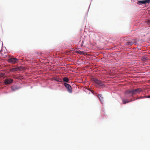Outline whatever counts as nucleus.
<instances>
[{"label":"nucleus","instance_id":"obj_1","mask_svg":"<svg viewBox=\"0 0 150 150\" xmlns=\"http://www.w3.org/2000/svg\"><path fill=\"white\" fill-rule=\"evenodd\" d=\"M141 91H142V90L140 88H138L135 89H131L127 90L125 91V93L126 94H131V96H132L134 95L139 93Z\"/></svg>","mask_w":150,"mask_h":150},{"label":"nucleus","instance_id":"obj_2","mask_svg":"<svg viewBox=\"0 0 150 150\" xmlns=\"http://www.w3.org/2000/svg\"><path fill=\"white\" fill-rule=\"evenodd\" d=\"M92 81L95 83L97 84L99 86H104L105 85L104 82L101 81L97 79L96 78H94L92 79Z\"/></svg>","mask_w":150,"mask_h":150},{"label":"nucleus","instance_id":"obj_3","mask_svg":"<svg viewBox=\"0 0 150 150\" xmlns=\"http://www.w3.org/2000/svg\"><path fill=\"white\" fill-rule=\"evenodd\" d=\"M8 61L10 63L13 64H14L18 62V60L17 58L13 57L9 58L8 59Z\"/></svg>","mask_w":150,"mask_h":150},{"label":"nucleus","instance_id":"obj_4","mask_svg":"<svg viewBox=\"0 0 150 150\" xmlns=\"http://www.w3.org/2000/svg\"><path fill=\"white\" fill-rule=\"evenodd\" d=\"M150 3V0H145L143 1H139L137 2V4L139 5L146 4L147 3Z\"/></svg>","mask_w":150,"mask_h":150},{"label":"nucleus","instance_id":"obj_5","mask_svg":"<svg viewBox=\"0 0 150 150\" xmlns=\"http://www.w3.org/2000/svg\"><path fill=\"white\" fill-rule=\"evenodd\" d=\"M64 85L67 89L68 92L69 93H71L72 88L71 86L69 84L66 83H65Z\"/></svg>","mask_w":150,"mask_h":150},{"label":"nucleus","instance_id":"obj_6","mask_svg":"<svg viewBox=\"0 0 150 150\" xmlns=\"http://www.w3.org/2000/svg\"><path fill=\"white\" fill-rule=\"evenodd\" d=\"M23 69L22 67H18L10 69V71L11 72H14L18 71H21Z\"/></svg>","mask_w":150,"mask_h":150},{"label":"nucleus","instance_id":"obj_7","mask_svg":"<svg viewBox=\"0 0 150 150\" xmlns=\"http://www.w3.org/2000/svg\"><path fill=\"white\" fill-rule=\"evenodd\" d=\"M13 81V80L12 79H7L4 81V83L6 84H8L12 83Z\"/></svg>","mask_w":150,"mask_h":150},{"label":"nucleus","instance_id":"obj_8","mask_svg":"<svg viewBox=\"0 0 150 150\" xmlns=\"http://www.w3.org/2000/svg\"><path fill=\"white\" fill-rule=\"evenodd\" d=\"M134 42H132V41L128 42H127L126 43L125 45H128V46H129V45L131 46L133 44H134Z\"/></svg>","mask_w":150,"mask_h":150},{"label":"nucleus","instance_id":"obj_9","mask_svg":"<svg viewBox=\"0 0 150 150\" xmlns=\"http://www.w3.org/2000/svg\"><path fill=\"white\" fill-rule=\"evenodd\" d=\"M18 89H19V88H17L15 86H12L11 87V89L12 90V91H15L18 90Z\"/></svg>","mask_w":150,"mask_h":150},{"label":"nucleus","instance_id":"obj_10","mask_svg":"<svg viewBox=\"0 0 150 150\" xmlns=\"http://www.w3.org/2000/svg\"><path fill=\"white\" fill-rule=\"evenodd\" d=\"M63 80L64 82H66L67 83L69 82V79L67 77H64L63 79Z\"/></svg>","mask_w":150,"mask_h":150},{"label":"nucleus","instance_id":"obj_11","mask_svg":"<svg viewBox=\"0 0 150 150\" xmlns=\"http://www.w3.org/2000/svg\"><path fill=\"white\" fill-rule=\"evenodd\" d=\"M132 101V100H131L128 101L127 100H123V104H125L126 103H128L129 102H131Z\"/></svg>","mask_w":150,"mask_h":150},{"label":"nucleus","instance_id":"obj_12","mask_svg":"<svg viewBox=\"0 0 150 150\" xmlns=\"http://www.w3.org/2000/svg\"><path fill=\"white\" fill-rule=\"evenodd\" d=\"M98 97L101 101H103V97H102L101 95H98Z\"/></svg>","mask_w":150,"mask_h":150},{"label":"nucleus","instance_id":"obj_13","mask_svg":"<svg viewBox=\"0 0 150 150\" xmlns=\"http://www.w3.org/2000/svg\"><path fill=\"white\" fill-rule=\"evenodd\" d=\"M55 81H56L57 82H62V80L61 79H59V78H56L55 79Z\"/></svg>","mask_w":150,"mask_h":150},{"label":"nucleus","instance_id":"obj_14","mask_svg":"<svg viewBox=\"0 0 150 150\" xmlns=\"http://www.w3.org/2000/svg\"><path fill=\"white\" fill-rule=\"evenodd\" d=\"M145 97L146 98H150V96H145Z\"/></svg>","mask_w":150,"mask_h":150},{"label":"nucleus","instance_id":"obj_15","mask_svg":"<svg viewBox=\"0 0 150 150\" xmlns=\"http://www.w3.org/2000/svg\"><path fill=\"white\" fill-rule=\"evenodd\" d=\"M146 98L145 97V96H144V97H140V98Z\"/></svg>","mask_w":150,"mask_h":150},{"label":"nucleus","instance_id":"obj_16","mask_svg":"<svg viewBox=\"0 0 150 150\" xmlns=\"http://www.w3.org/2000/svg\"><path fill=\"white\" fill-rule=\"evenodd\" d=\"M79 53L81 54H82V53H83V52L81 51H79Z\"/></svg>","mask_w":150,"mask_h":150},{"label":"nucleus","instance_id":"obj_17","mask_svg":"<svg viewBox=\"0 0 150 150\" xmlns=\"http://www.w3.org/2000/svg\"><path fill=\"white\" fill-rule=\"evenodd\" d=\"M148 23H150V20H149V21H148Z\"/></svg>","mask_w":150,"mask_h":150},{"label":"nucleus","instance_id":"obj_18","mask_svg":"<svg viewBox=\"0 0 150 150\" xmlns=\"http://www.w3.org/2000/svg\"><path fill=\"white\" fill-rule=\"evenodd\" d=\"M146 59V60H147V59H146V58H145L144 59H144Z\"/></svg>","mask_w":150,"mask_h":150}]
</instances>
